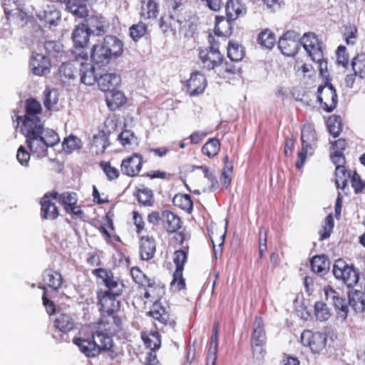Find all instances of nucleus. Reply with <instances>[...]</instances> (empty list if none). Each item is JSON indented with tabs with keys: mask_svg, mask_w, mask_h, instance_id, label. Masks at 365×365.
Returning <instances> with one entry per match:
<instances>
[{
	"mask_svg": "<svg viewBox=\"0 0 365 365\" xmlns=\"http://www.w3.org/2000/svg\"><path fill=\"white\" fill-rule=\"evenodd\" d=\"M44 46L47 53L50 56L61 57L63 53V46L58 42L54 41H46Z\"/></svg>",
	"mask_w": 365,
	"mask_h": 365,
	"instance_id": "338daca9",
	"label": "nucleus"
},
{
	"mask_svg": "<svg viewBox=\"0 0 365 365\" xmlns=\"http://www.w3.org/2000/svg\"><path fill=\"white\" fill-rule=\"evenodd\" d=\"M257 42L261 47L270 50L276 44V35L271 29H264L258 34Z\"/></svg>",
	"mask_w": 365,
	"mask_h": 365,
	"instance_id": "79ce46f5",
	"label": "nucleus"
},
{
	"mask_svg": "<svg viewBox=\"0 0 365 365\" xmlns=\"http://www.w3.org/2000/svg\"><path fill=\"white\" fill-rule=\"evenodd\" d=\"M351 175L352 172L347 171L345 166L335 168V183L336 187L344 190Z\"/></svg>",
	"mask_w": 365,
	"mask_h": 365,
	"instance_id": "09e8293b",
	"label": "nucleus"
},
{
	"mask_svg": "<svg viewBox=\"0 0 365 365\" xmlns=\"http://www.w3.org/2000/svg\"><path fill=\"white\" fill-rule=\"evenodd\" d=\"M29 67L33 74L42 76L50 73L51 62L46 55L33 52L29 61Z\"/></svg>",
	"mask_w": 365,
	"mask_h": 365,
	"instance_id": "6ab92c4d",
	"label": "nucleus"
},
{
	"mask_svg": "<svg viewBox=\"0 0 365 365\" xmlns=\"http://www.w3.org/2000/svg\"><path fill=\"white\" fill-rule=\"evenodd\" d=\"M173 203L175 207L180 208L188 214L192 212L193 202L189 194H176L173 199Z\"/></svg>",
	"mask_w": 365,
	"mask_h": 365,
	"instance_id": "c03bdc74",
	"label": "nucleus"
},
{
	"mask_svg": "<svg viewBox=\"0 0 365 365\" xmlns=\"http://www.w3.org/2000/svg\"><path fill=\"white\" fill-rule=\"evenodd\" d=\"M187 0H168V12L177 17L185 18L187 13Z\"/></svg>",
	"mask_w": 365,
	"mask_h": 365,
	"instance_id": "37998d69",
	"label": "nucleus"
},
{
	"mask_svg": "<svg viewBox=\"0 0 365 365\" xmlns=\"http://www.w3.org/2000/svg\"><path fill=\"white\" fill-rule=\"evenodd\" d=\"M221 83L234 84L242 78V67L239 63L223 61L215 72Z\"/></svg>",
	"mask_w": 365,
	"mask_h": 365,
	"instance_id": "9d476101",
	"label": "nucleus"
},
{
	"mask_svg": "<svg viewBox=\"0 0 365 365\" xmlns=\"http://www.w3.org/2000/svg\"><path fill=\"white\" fill-rule=\"evenodd\" d=\"M188 252L189 246L187 245L174 252L173 260L175 265V269H184L185 264L187 260Z\"/></svg>",
	"mask_w": 365,
	"mask_h": 365,
	"instance_id": "864d4df0",
	"label": "nucleus"
},
{
	"mask_svg": "<svg viewBox=\"0 0 365 365\" xmlns=\"http://www.w3.org/2000/svg\"><path fill=\"white\" fill-rule=\"evenodd\" d=\"M144 164L143 156L138 153H133L124 158L120 163L121 173L129 178H135L140 175Z\"/></svg>",
	"mask_w": 365,
	"mask_h": 365,
	"instance_id": "4468645a",
	"label": "nucleus"
},
{
	"mask_svg": "<svg viewBox=\"0 0 365 365\" xmlns=\"http://www.w3.org/2000/svg\"><path fill=\"white\" fill-rule=\"evenodd\" d=\"M317 99L321 108L326 112L334 110L338 103L336 89L331 83L319 86L317 90Z\"/></svg>",
	"mask_w": 365,
	"mask_h": 365,
	"instance_id": "ddd939ff",
	"label": "nucleus"
},
{
	"mask_svg": "<svg viewBox=\"0 0 365 365\" xmlns=\"http://www.w3.org/2000/svg\"><path fill=\"white\" fill-rule=\"evenodd\" d=\"M183 21H185V18L177 17L176 15L174 16L168 12L161 16L159 26L164 34L173 33L175 31L176 24H181Z\"/></svg>",
	"mask_w": 365,
	"mask_h": 365,
	"instance_id": "473e14b6",
	"label": "nucleus"
},
{
	"mask_svg": "<svg viewBox=\"0 0 365 365\" xmlns=\"http://www.w3.org/2000/svg\"><path fill=\"white\" fill-rule=\"evenodd\" d=\"M351 67L354 72L361 78H365V55L357 54L351 61Z\"/></svg>",
	"mask_w": 365,
	"mask_h": 365,
	"instance_id": "6e6d98bb",
	"label": "nucleus"
},
{
	"mask_svg": "<svg viewBox=\"0 0 365 365\" xmlns=\"http://www.w3.org/2000/svg\"><path fill=\"white\" fill-rule=\"evenodd\" d=\"M92 339L96 341V344L99 349V354L102 351L110 350L113 347V335L108 334L106 331L101 330L96 327V329L92 331Z\"/></svg>",
	"mask_w": 365,
	"mask_h": 365,
	"instance_id": "c85d7f7f",
	"label": "nucleus"
},
{
	"mask_svg": "<svg viewBox=\"0 0 365 365\" xmlns=\"http://www.w3.org/2000/svg\"><path fill=\"white\" fill-rule=\"evenodd\" d=\"M52 194H56V197L55 200L63 207L66 212L71 206L74 205L75 203H78V195L75 192L66 191L62 193H58L57 191H51Z\"/></svg>",
	"mask_w": 365,
	"mask_h": 365,
	"instance_id": "a19ab883",
	"label": "nucleus"
},
{
	"mask_svg": "<svg viewBox=\"0 0 365 365\" xmlns=\"http://www.w3.org/2000/svg\"><path fill=\"white\" fill-rule=\"evenodd\" d=\"M226 16L230 21H235L247 14L246 6L239 0H228L225 6Z\"/></svg>",
	"mask_w": 365,
	"mask_h": 365,
	"instance_id": "bb28decb",
	"label": "nucleus"
},
{
	"mask_svg": "<svg viewBox=\"0 0 365 365\" xmlns=\"http://www.w3.org/2000/svg\"><path fill=\"white\" fill-rule=\"evenodd\" d=\"M183 270L175 269L173 274L171 285L177 291H180L185 288V280L182 276Z\"/></svg>",
	"mask_w": 365,
	"mask_h": 365,
	"instance_id": "774afa93",
	"label": "nucleus"
},
{
	"mask_svg": "<svg viewBox=\"0 0 365 365\" xmlns=\"http://www.w3.org/2000/svg\"><path fill=\"white\" fill-rule=\"evenodd\" d=\"M90 32L81 24L77 25L72 33V39L76 48H83L89 42Z\"/></svg>",
	"mask_w": 365,
	"mask_h": 365,
	"instance_id": "c9c22d12",
	"label": "nucleus"
},
{
	"mask_svg": "<svg viewBox=\"0 0 365 365\" xmlns=\"http://www.w3.org/2000/svg\"><path fill=\"white\" fill-rule=\"evenodd\" d=\"M159 14L158 0H142L140 16L145 19H155Z\"/></svg>",
	"mask_w": 365,
	"mask_h": 365,
	"instance_id": "f704fd0d",
	"label": "nucleus"
},
{
	"mask_svg": "<svg viewBox=\"0 0 365 365\" xmlns=\"http://www.w3.org/2000/svg\"><path fill=\"white\" fill-rule=\"evenodd\" d=\"M24 135L30 151L38 155H45L48 147H53L59 142L58 134L53 130H45L44 124L36 127Z\"/></svg>",
	"mask_w": 365,
	"mask_h": 365,
	"instance_id": "f257e3e1",
	"label": "nucleus"
},
{
	"mask_svg": "<svg viewBox=\"0 0 365 365\" xmlns=\"http://www.w3.org/2000/svg\"><path fill=\"white\" fill-rule=\"evenodd\" d=\"M137 140L134 133L130 130H123L118 136V140L125 148L130 149L133 143Z\"/></svg>",
	"mask_w": 365,
	"mask_h": 365,
	"instance_id": "e2e57ef3",
	"label": "nucleus"
},
{
	"mask_svg": "<svg viewBox=\"0 0 365 365\" xmlns=\"http://www.w3.org/2000/svg\"><path fill=\"white\" fill-rule=\"evenodd\" d=\"M156 252V243L153 237L143 236L140 239L139 252L142 260L148 261L153 258Z\"/></svg>",
	"mask_w": 365,
	"mask_h": 365,
	"instance_id": "a878e982",
	"label": "nucleus"
},
{
	"mask_svg": "<svg viewBox=\"0 0 365 365\" xmlns=\"http://www.w3.org/2000/svg\"><path fill=\"white\" fill-rule=\"evenodd\" d=\"M323 292L326 300L330 301L331 304L334 306L337 317L344 321L347 318L349 313V306L346 299L330 284L324 286Z\"/></svg>",
	"mask_w": 365,
	"mask_h": 365,
	"instance_id": "9b49d317",
	"label": "nucleus"
},
{
	"mask_svg": "<svg viewBox=\"0 0 365 365\" xmlns=\"http://www.w3.org/2000/svg\"><path fill=\"white\" fill-rule=\"evenodd\" d=\"M227 54L230 60L239 63L245 57V51L242 45L230 41L227 48Z\"/></svg>",
	"mask_w": 365,
	"mask_h": 365,
	"instance_id": "de8ad7c7",
	"label": "nucleus"
},
{
	"mask_svg": "<svg viewBox=\"0 0 365 365\" xmlns=\"http://www.w3.org/2000/svg\"><path fill=\"white\" fill-rule=\"evenodd\" d=\"M209 48L200 50L199 52V58L202 63V67L207 70H213L215 73L218 67L224 61L223 55L219 51V43L211 34L209 35Z\"/></svg>",
	"mask_w": 365,
	"mask_h": 365,
	"instance_id": "39448f33",
	"label": "nucleus"
},
{
	"mask_svg": "<svg viewBox=\"0 0 365 365\" xmlns=\"http://www.w3.org/2000/svg\"><path fill=\"white\" fill-rule=\"evenodd\" d=\"M300 44L313 61H319L323 58V42L314 33L304 34L300 38Z\"/></svg>",
	"mask_w": 365,
	"mask_h": 365,
	"instance_id": "1a4fd4ad",
	"label": "nucleus"
},
{
	"mask_svg": "<svg viewBox=\"0 0 365 365\" xmlns=\"http://www.w3.org/2000/svg\"><path fill=\"white\" fill-rule=\"evenodd\" d=\"M99 167L103 170V173L108 181H113L118 179L120 176V169L112 165L110 161H101Z\"/></svg>",
	"mask_w": 365,
	"mask_h": 365,
	"instance_id": "3c124183",
	"label": "nucleus"
},
{
	"mask_svg": "<svg viewBox=\"0 0 365 365\" xmlns=\"http://www.w3.org/2000/svg\"><path fill=\"white\" fill-rule=\"evenodd\" d=\"M81 24L85 26L88 32H90V34L93 33L97 36L103 35L108 27L106 19L96 15L86 16Z\"/></svg>",
	"mask_w": 365,
	"mask_h": 365,
	"instance_id": "4be33fe9",
	"label": "nucleus"
},
{
	"mask_svg": "<svg viewBox=\"0 0 365 365\" xmlns=\"http://www.w3.org/2000/svg\"><path fill=\"white\" fill-rule=\"evenodd\" d=\"M119 296L103 292V289L97 290V306L101 314H116L120 309V302L117 299Z\"/></svg>",
	"mask_w": 365,
	"mask_h": 365,
	"instance_id": "f8f14e48",
	"label": "nucleus"
},
{
	"mask_svg": "<svg viewBox=\"0 0 365 365\" xmlns=\"http://www.w3.org/2000/svg\"><path fill=\"white\" fill-rule=\"evenodd\" d=\"M332 272L336 279L341 280L347 287H353L359 282V270L353 264H347L343 259L335 260Z\"/></svg>",
	"mask_w": 365,
	"mask_h": 365,
	"instance_id": "423d86ee",
	"label": "nucleus"
},
{
	"mask_svg": "<svg viewBox=\"0 0 365 365\" xmlns=\"http://www.w3.org/2000/svg\"><path fill=\"white\" fill-rule=\"evenodd\" d=\"M77 72L74 63H63L58 68V76L63 84H70L75 79Z\"/></svg>",
	"mask_w": 365,
	"mask_h": 365,
	"instance_id": "e433bc0d",
	"label": "nucleus"
},
{
	"mask_svg": "<svg viewBox=\"0 0 365 365\" xmlns=\"http://www.w3.org/2000/svg\"><path fill=\"white\" fill-rule=\"evenodd\" d=\"M253 331L251 336V346L254 356L262 359L265 353L263 346L266 344L267 336L262 317H255L253 324Z\"/></svg>",
	"mask_w": 365,
	"mask_h": 365,
	"instance_id": "6e6552de",
	"label": "nucleus"
},
{
	"mask_svg": "<svg viewBox=\"0 0 365 365\" xmlns=\"http://www.w3.org/2000/svg\"><path fill=\"white\" fill-rule=\"evenodd\" d=\"M56 197V194L48 192L44 194L40 200L41 217L46 220H55L60 215L59 209L53 200Z\"/></svg>",
	"mask_w": 365,
	"mask_h": 365,
	"instance_id": "dca6fc26",
	"label": "nucleus"
},
{
	"mask_svg": "<svg viewBox=\"0 0 365 365\" xmlns=\"http://www.w3.org/2000/svg\"><path fill=\"white\" fill-rule=\"evenodd\" d=\"M312 270L316 273H324L329 268V260L325 255H316L310 262Z\"/></svg>",
	"mask_w": 365,
	"mask_h": 365,
	"instance_id": "8fccbe9b",
	"label": "nucleus"
},
{
	"mask_svg": "<svg viewBox=\"0 0 365 365\" xmlns=\"http://www.w3.org/2000/svg\"><path fill=\"white\" fill-rule=\"evenodd\" d=\"M53 326L59 331L67 334L75 328V322L71 314L61 313L54 319Z\"/></svg>",
	"mask_w": 365,
	"mask_h": 365,
	"instance_id": "2f4dec72",
	"label": "nucleus"
},
{
	"mask_svg": "<svg viewBox=\"0 0 365 365\" xmlns=\"http://www.w3.org/2000/svg\"><path fill=\"white\" fill-rule=\"evenodd\" d=\"M141 339L146 348L155 352L160 348L161 336L158 331H143Z\"/></svg>",
	"mask_w": 365,
	"mask_h": 365,
	"instance_id": "4c0bfd02",
	"label": "nucleus"
},
{
	"mask_svg": "<svg viewBox=\"0 0 365 365\" xmlns=\"http://www.w3.org/2000/svg\"><path fill=\"white\" fill-rule=\"evenodd\" d=\"M43 286H47L53 290L60 289L63 282L61 274L53 269H46L43 272Z\"/></svg>",
	"mask_w": 365,
	"mask_h": 365,
	"instance_id": "7c9ffc66",
	"label": "nucleus"
},
{
	"mask_svg": "<svg viewBox=\"0 0 365 365\" xmlns=\"http://www.w3.org/2000/svg\"><path fill=\"white\" fill-rule=\"evenodd\" d=\"M207 87V79L203 73L200 71L191 73L190 78L186 81L185 88L187 93L190 96H196L202 94Z\"/></svg>",
	"mask_w": 365,
	"mask_h": 365,
	"instance_id": "aec40b11",
	"label": "nucleus"
},
{
	"mask_svg": "<svg viewBox=\"0 0 365 365\" xmlns=\"http://www.w3.org/2000/svg\"><path fill=\"white\" fill-rule=\"evenodd\" d=\"M356 313H362L365 310V297L363 292L355 290L349 293L347 303Z\"/></svg>",
	"mask_w": 365,
	"mask_h": 365,
	"instance_id": "ea45409f",
	"label": "nucleus"
},
{
	"mask_svg": "<svg viewBox=\"0 0 365 365\" xmlns=\"http://www.w3.org/2000/svg\"><path fill=\"white\" fill-rule=\"evenodd\" d=\"M96 327H98L101 331H106L108 334L115 336L123 330L122 319L118 314H101L100 319Z\"/></svg>",
	"mask_w": 365,
	"mask_h": 365,
	"instance_id": "f3484780",
	"label": "nucleus"
},
{
	"mask_svg": "<svg viewBox=\"0 0 365 365\" xmlns=\"http://www.w3.org/2000/svg\"><path fill=\"white\" fill-rule=\"evenodd\" d=\"M228 18L223 16H216L215 24V34L218 36L227 37L231 35L232 23Z\"/></svg>",
	"mask_w": 365,
	"mask_h": 365,
	"instance_id": "58836bf2",
	"label": "nucleus"
},
{
	"mask_svg": "<svg viewBox=\"0 0 365 365\" xmlns=\"http://www.w3.org/2000/svg\"><path fill=\"white\" fill-rule=\"evenodd\" d=\"M64 3L66 4V9L71 13L79 17L84 16L86 12V7L82 4L81 0H66Z\"/></svg>",
	"mask_w": 365,
	"mask_h": 365,
	"instance_id": "13d9d810",
	"label": "nucleus"
},
{
	"mask_svg": "<svg viewBox=\"0 0 365 365\" xmlns=\"http://www.w3.org/2000/svg\"><path fill=\"white\" fill-rule=\"evenodd\" d=\"M317 140L314 125L311 123L304 124L301 132L302 145L314 150L317 146Z\"/></svg>",
	"mask_w": 365,
	"mask_h": 365,
	"instance_id": "393cba45",
	"label": "nucleus"
},
{
	"mask_svg": "<svg viewBox=\"0 0 365 365\" xmlns=\"http://www.w3.org/2000/svg\"><path fill=\"white\" fill-rule=\"evenodd\" d=\"M73 343L87 357L91 358L99 355V349L96 341L92 339V334L91 336L86 337L82 336L81 332H79V336L73 339Z\"/></svg>",
	"mask_w": 365,
	"mask_h": 365,
	"instance_id": "412c9836",
	"label": "nucleus"
},
{
	"mask_svg": "<svg viewBox=\"0 0 365 365\" xmlns=\"http://www.w3.org/2000/svg\"><path fill=\"white\" fill-rule=\"evenodd\" d=\"M148 315L153 319L155 326H160L161 329L165 327L174 329L176 326L175 319L170 314L169 307L163 306L160 302H154Z\"/></svg>",
	"mask_w": 365,
	"mask_h": 365,
	"instance_id": "0eeeda50",
	"label": "nucleus"
},
{
	"mask_svg": "<svg viewBox=\"0 0 365 365\" xmlns=\"http://www.w3.org/2000/svg\"><path fill=\"white\" fill-rule=\"evenodd\" d=\"M136 197L139 203L145 206H152L154 202L153 192L151 189L142 186L136 191Z\"/></svg>",
	"mask_w": 365,
	"mask_h": 365,
	"instance_id": "603ef678",
	"label": "nucleus"
},
{
	"mask_svg": "<svg viewBox=\"0 0 365 365\" xmlns=\"http://www.w3.org/2000/svg\"><path fill=\"white\" fill-rule=\"evenodd\" d=\"M25 114L17 116V121L21 122V132L23 135L29 133L42 124L41 119L42 115V106L36 99L30 98L24 102Z\"/></svg>",
	"mask_w": 365,
	"mask_h": 365,
	"instance_id": "7ed1b4c3",
	"label": "nucleus"
},
{
	"mask_svg": "<svg viewBox=\"0 0 365 365\" xmlns=\"http://www.w3.org/2000/svg\"><path fill=\"white\" fill-rule=\"evenodd\" d=\"M221 143L219 139L212 138L209 139L202 148V153L209 158L217 156L220 151Z\"/></svg>",
	"mask_w": 365,
	"mask_h": 365,
	"instance_id": "49530a36",
	"label": "nucleus"
},
{
	"mask_svg": "<svg viewBox=\"0 0 365 365\" xmlns=\"http://www.w3.org/2000/svg\"><path fill=\"white\" fill-rule=\"evenodd\" d=\"M92 274L102 280L106 288V289H103V292L117 296L123 294L125 288L123 280L115 276L110 269L102 267L94 269L92 270Z\"/></svg>",
	"mask_w": 365,
	"mask_h": 365,
	"instance_id": "20e7f679",
	"label": "nucleus"
},
{
	"mask_svg": "<svg viewBox=\"0 0 365 365\" xmlns=\"http://www.w3.org/2000/svg\"><path fill=\"white\" fill-rule=\"evenodd\" d=\"M147 31L148 26L146 24L139 21L130 27L129 36L134 41H138L147 34Z\"/></svg>",
	"mask_w": 365,
	"mask_h": 365,
	"instance_id": "4d7b16f0",
	"label": "nucleus"
},
{
	"mask_svg": "<svg viewBox=\"0 0 365 365\" xmlns=\"http://www.w3.org/2000/svg\"><path fill=\"white\" fill-rule=\"evenodd\" d=\"M91 58L93 63L99 66L108 64L112 59L101 43L93 46Z\"/></svg>",
	"mask_w": 365,
	"mask_h": 365,
	"instance_id": "c756f323",
	"label": "nucleus"
},
{
	"mask_svg": "<svg viewBox=\"0 0 365 365\" xmlns=\"http://www.w3.org/2000/svg\"><path fill=\"white\" fill-rule=\"evenodd\" d=\"M328 130L334 138H336L341 132V124L335 115L330 116L327 120Z\"/></svg>",
	"mask_w": 365,
	"mask_h": 365,
	"instance_id": "69168bd1",
	"label": "nucleus"
},
{
	"mask_svg": "<svg viewBox=\"0 0 365 365\" xmlns=\"http://www.w3.org/2000/svg\"><path fill=\"white\" fill-rule=\"evenodd\" d=\"M91 145L96 148L97 153H103L108 146V138L103 133H98L93 136Z\"/></svg>",
	"mask_w": 365,
	"mask_h": 365,
	"instance_id": "0e129e2a",
	"label": "nucleus"
},
{
	"mask_svg": "<svg viewBox=\"0 0 365 365\" xmlns=\"http://www.w3.org/2000/svg\"><path fill=\"white\" fill-rule=\"evenodd\" d=\"M79 71L81 72V83L91 86L93 85L96 82L98 83V79L94 71L93 67H89L88 64L81 63Z\"/></svg>",
	"mask_w": 365,
	"mask_h": 365,
	"instance_id": "a18cd8bd",
	"label": "nucleus"
},
{
	"mask_svg": "<svg viewBox=\"0 0 365 365\" xmlns=\"http://www.w3.org/2000/svg\"><path fill=\"white\" fill-rule=\"evenodd\" d=\"M217 353V333H213L208 349L207 365H215Z\"/></svg>",
	"mask_w": 365,
	"mask_h": 365,
	"instance_id": "680f3d73",
	"label": "nucleus"
},
{
	"mask_svg": "<svg viewBox=\"0 0 365 365\" xmlns=\"http://www.w3.org/2000/svg\"><path fill=\"white\" fill-rule=\"evenodd\" d=\"M162 226L169 233L178 231L182 227L180 217L170 210L162 212Z\"/></svg>",
	"mask_w": 365,
	"mask_h": 365,
	"instance_id": "b1692460",
	"label": "nucleus"
},
{
	"mask_svg": "<svg viewBox=\"0 0 365 365\" xmlns=\"http://www.w3.org/2000/svg\"><path fill=\"white\" fill-rule=\"evenodd\" d=\"M106 101L110 110H115L126 103L127 98L123 92L114 89L106 93Z\"/></svg>",
	"mask_w": 365,
	"mask_h": 365,
	"instance_id": "72a5a7b5",
	"label": "nucleus"
},
{
	"mask_svg": "<svg viewBox=\"0 0 365 365\" xmlns=\"http://www.w3.org/2000/svg\"><path fill=\"white\" fill-rule=\"evenodd\" d=\"M121 82L119 75L113 73H106L101 75L98 79L99 88L106 93L115 89Z\"/></svg>",
	"mask_w": 365,
	"mask_h": 365,
	"instance_id": "cd10ccee",
	"label": "nucleus"
},
{
	"mask_svg": "<svg viewBox=\"0 0 365 365\" xmlns=\"http://www.w3.org/2000/svg\"><path fill=\"white\" fill-rule=\"evenodd\" d=\"M109 56L113 58L120 57L123 52V42L116 36L107 35L101 43Z\"/></svg>",
	"mask_w": 365,
	"mask_h": 365,
	"instance_id": "5701e85b",
	"label": "nucleus"
},
{
	"mask_svg": "<svg viewBox=\"0 0 365 365\" xmlns=\"http://www.w3.org/2000/svg\"><path fill=\"white\" fill-rule=\"evenodd\" d=\"M38 17L45 26L56 25L57 21L60 20L59 12L56 9L44 11L43 14L38 15Z\"/></svg>",
	"mask_w": 365,
	"mask_h": 365,
	"instance_id": "5fc2aeb1",
	"label": "nucleus"
},
{
	"mask_svg": "<svg viewBox=\"0 0 365 365\" xmlns=\"http://www.w3.org/2000/svg\"><path fill=\"white\" fill-rule=\"evenodd\" d=\"M301 341L304 346H308L314 353H320L326 346L327 336L321 332H313L304 330L301 334Z\"/></svg>",
	"mask_w": 365,
	"mask_h": 365,
	"instance_id": "2eb2a0df",
	"label": "nucleus"
},
{
	"mask_svg": "<svg viewBox=\"0 0 365 365\" xmlns=\"http://www.w3.org/2000/svg\"><path fill=\"white\" fill-rule=\"evenodd\" d=\"M358 29L354 24L344 26L343 36L347 45H354L358 38Z\"/></svg>",
	"mask_w": 365,
	"mask_h": 365,
	"instance_id": "bf43d9fd",
	"label": "nucleus"
},
{
	"mask_svg": "<svg viewBox=\"0 0 365 365\" xmlns=\"http://www.w3.org/2000/svg\"><path fill=\"white\" fill-rule=\"evenodd\" d=\"M300 41L293 32H285L278 41V48L286 56H294L299 48Z\"/></svg>",
	"mask_w": 365,
	"mask_h": 365,
	"instance_id": "a211bd4d",
	"label": "nucleus"
},
{
	"mask_svg": "<svg viewBox=\"0 0 365 365\" xmlns=\"http://www.w3.org/2000/svg\"><path fill=\"white\" fill-rule=\"evenodd\" d=\"M133 280L144 290L141 297L150 301L160 302L165 294V286L159 280L150 278L144 274L138 267L130 269Z\"/></svg>",
	"mask_w": 365,
	"mask_h": 365,
	"instance_id": "f03ea898",
	"label": "nucleus"
},
{
	"mask_svg": "<svg viewBox=\"0 0 365 365\" xmlns=\"http://www.w3.org/2000/svg\"><path fill=\"white\" fill-rule=\"evenodd\" d=\"M314 315L321 321H327L331 317V312L327 305L322 302H316L314 304Z\"/></svg>",
	"mask_w": 365,
	"mask_h": 365,
	"instance_id": "052dcab7",
	"label": "nucleus"
}]
</instances>
